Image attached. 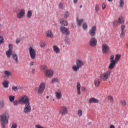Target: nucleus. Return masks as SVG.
<instances>
[{
    "mask_svg": "<svg viewBox=\"0 0 128 128\" xmlns=\"http://www.w3.org/2000/svg\"><path fill=\"white\" fill-rule=\"evenodd\" d=\"M89 102H90V104H92V103L96 104L98 102V100L94 98H92L90 99Z\"/></svg>",
    "mask_w": 128,
    "mask_h": 128,
    "instance_id": "f3484780",
    "label": "nucleus"
},
{
    "mask_svg": "<svg viewBox=\"0 0 128 128\" xmlns=\"http://www.w3.org/2000/svg\"><path fill=\"white\" fill-rule=\"evenodd\" d=\"M14 48V46H12V44H10L8 45V50H11V51H12V48Z\"/></svg>",
    "mask_w": 128,
    "mask_h": 128,
    "instance_id": "c03bdc74",
    "label": "nucleus"
},
{
    "mask_svg": "<svg viewBox=\"0 0 128 128\" xmlns=\"http://www.w3.org/2000/svg\"><path fill=\"white\" fill-rule=\"evenodd\" d=\"M73 2L74 4H76V2H78V0H73Z\"/></svg>",
    "mask_w": 128,
    "mask_h": 128,
    "instance_id": "0e129e2a",
    "label": "nucleus"
},
{
    "mask_svg": "<svg viewBox=\"0 0 128 128\" xmlns=\"http://www.w3.org/2000/svg\"><path fill=\"white\" fill-rule=\"evenodd\" d=\"M46 88V84L44 82L40 83L38 88V94H42L44 92V89Z\"/></svg>",
    "mask_w": 128,
    "mask_h": 128,
    "instance_id": "423d86ee",
    "label": "nucleus"
},
{
    "mask_svg": "<svg viewBox=\"0 0 128 128\" xmlns=\"http://www.w3.org/2000/svg\"><path fill=\"white\" fill-rule=\"evenodd\" d=\"M16 98V96H9V100L11 102H12L14 100V98Z\"/></svg>",
    "mask_w": 128,
    "mask_h": 128,
    "instance_id": "72a5a7b5",
    "label": "nucleus"
},
{
    "mask_svg": "<svg viewBox=\"0 0 128 128\" xmlns=\"http://www.w3.org/2000/svg\"><path fill=\"white\" fill-rule=\"evenodd\" d=\"M84 19L81 18V19H78V18H76V24L78 26H82V24L84 22Z\"/></svg>",
    "mask_w": 128,
    "mask_h": 128,
    "instance_id": "a211bd4d",
    "label": "nucleus"
},
{
    "mask_svg": "<svg viewBox=\"0 0 128 128\" xmlns=\"http://www.w3.org/2000/svg\"><path fill=\"white\" fill-rule=\"evenodd\" d=\"M53 48H54V52H55L56 54H60V48H58V46H53Z\"/></svg>",
    "mask_w": 128,
    "mask_h": 128,
    "instance_id": "4be33fe9",
    "label": "nucleus"
},
{
    "mask_svg": "<svg viewBox=\"0 0 128 128\" xmlns=\"http://www.w3.org/2000/svg\"><path fill=\"white\" fill-rule=\"evenodd\" d=\"M110 70H108L104 73H101L100 78H101L102 80H103V82H106L110 76Z\"/></svg>",
    "mask_w": 128,
    "mask_h": 128,
    "instance_id": "f03ea898",
    "label": "nucleus"
},
{
    "mask_svg": "<svg viewBox=\"0 0 128 128\" xmlns=\"http://www.w3.org/2000/svg\"><path fill=\"white\" fill-rule=\"evenodd\" d=\"M13 104L14 106H18V100H16L14 102Z\"/></svg>",
    "mask_w": 128,
    "mask_h": 128,
    "instance_id": "6e6d98bb",
    "label": "nucleus"
},
{
    "mask_svg": "<svg viewBox=\"0 0 128 128\" xmlns=\"http://www.w3.org/2000/svg\"><path fill=\"white\" fill-rule=\"evenodd\" d=\"M5 104L3 100L0 101V108H4Z\"/></svg>",
    "mask_w": 128,
    "mask_h": 128,
    "instance_id": "473e14b6",
    "label": "nucleus"
},
{
    "mask_svg": "<svg viewBox=\"0 0 128 128\" xmlns=\"http://www.w3.org/2000/svg\"><path fill=\"white\" fill-rule=\"evenodd\" d=\"M54 76V71L51 69L46 70L45 71V76L47 78H52Z\"/></svg>",
    "mask_w": 128,
    "mask_h": 128,
    "instance_id": "9b49d317",
    "label": "nucleus"
},
{
    "mask_svg": "<svg viewBox=\"0 0 128 128\" xmlns=\"http://www.w3.org/2000/svg\"><path fill=\"white\" fill-rule=\"evenodd\" d=\"M55 94H56V96L58 100H60L62 98V94H60V92H56Z\"/></svg>",
    "mask_w": 128,
    "mask_h": 128,
    "instance_id": "a878e982",
    "label": "nucleus"
},
{
    "mask_svg": "<svg viewBox=\"0 0 128 128\" xmlns=\"http://www.w3.org/2000/svg\"><path fill=\"white\" fill-rule=\"evenodd\" d=\"M50 98V96H46V98Z\"/></svg>",
    "mask_w": 128,
    "mask_h": 128,
    "instance_id": "774afa93",
    "label": "nucleus"
},
{
    "mask_svg": "<svg viewBox=\"0 0 128 128\" xmlns=\"http://www.w3.org/2000/svg\"><path fill=\"white\" fill-rule=\"evenodd\" d=\"M76 88L78 92V94H80V83L77 82Z\"/></svg>",
    "mask_w": 128,
    "mask_h": 128,
    "instance_id": "412c9836",
    "label": "nucleus"
},
{
    "mask_svg": "<svg viewBox=\"0 0 128 128\" xmlns=\"http://www.w3.org/2000/svg\"><path fill=\"white\" fill-rule=\"evenodd\" d=\"M120 56H121L120 54H116L115 57V60H114L116 63L119 60H120Z\"/></svg>",
    "mask_w": 128,
    "mask_h": 128,
    "instance_id": "cd10ccee",
    "label": "nucleus"
},
{
    "mask_svg": "<svg viewBox=\"0 0 128 128\" xmlns=\"http://www.w3.org/2000/svg\"><path fill=\"white\" fill-rule=\"evenodd\" d=\"M82 90L83 92H88V90H86V88L85 86L82 87Z\"/></svg>",
    "mask_w": 128,
    "mask_h": 128,
    "instance_id": "a18cd8bd",
    "label": "nucleus"
},
{
    "mask_svg": "<svg viewBox=\"0 0 128 128\" xmlns=\"http://www.w3.org/2000/svg\"><path fill=\"white\" fill-rule=\"evenodd\" d=\"M10 116L8 114H4L0 115V122L2 128H6V124H8V118Z\"/></svg>",
    "mask_w": 128,
    "mask_h": 128,
    "instance_id": "f257e3e1",
    "label": "nucleus"
},
{
    "mask_svg": "<svg viewBox=\"0 0 128 128\" xmlns=\"http://www.w3.org/2000/svg\"><path fill=\"white\" fill-rule=\"evenodd\" d=\"M40 68L42 70H46V68H48V66H46V65H42L41 66Z\"/></svg>",
    "mask_w": 128,
    "mask_h": 128,
    "instance_id": "603ef678",
    "label": "nucleus"
},
{
    "mask_svg": "<svg viewBox=\"0 0 128 128\" xmlns=\"http://www.w3.org/2000/svg\"><path fill=\"white\" fill-rule=\"evenodd\" d=\"M110 64H109L108 69L112 70L116 66V61L114 60H110Z\"/></svg>",
    "mask_w": 128,
    "mask_h": 128,
    "instance_id": "2eb2a0df",
    "label": "nucleus"
},
{
    "mask_svg": "<svg viewBox=\"0 0 128 128\" xmlns=\"http://www.w3.org/2000/svg\"><path fill=\"white\" fill-rule=\"evenodd\" d=\"M108 0V2H112V0Z\"/></svg>",
    "mask_w": 128,
    "mask_h": 128,
    "instance_id": "338daca9",
    "label": "nucleus"
},
{
    "mask_svg": "<svg viewBox=\"0 0 128 128\" xmlns=\"http://www.w3.org/2000/svg\"><path fill=\"white\" fill-rule=\"evenodd\" d=\"M4 74L8 77V78H10V76H12V72L10 71L5 70Z\"/></svg>",
    "mask_w": 128,
    "mask_h": 128,
    "instance_id": "c756f323",
    "label": "nucleus"
},
{
    "mask_svg": "<svg viewBox=\"0 0 128 128\" xmlns=\"http://www.w3.org/2000/svg\"><path fill=\"white\" fill-rule=\"evenodd\" d=\"M102 52L104 54H108L110 52V47L108 45L103 44L102 46Z\"/></svg>",
    "mask_w": 128,
    "mask_h": 128,
    "instance_id": "39448f33",
    "label": "nucleus"
},
{
    "mask_svg": "<svg viewBox=\"0 0 128 128\" xmlns=\"http://www.w3.org/2000/svg\"><path fill=\"white\" fill-rule=\"evenodd\" d=\"M60 114L64 116V114H68V109L66 106H62V108L60 112Z\"/></svg>",
    "mask_w": 128,
    "mask_h": 128,
    "instance_id": "4468645a",
    "label": "nucleus"
},
{
    "mask_svg": "<svg viewBox=\"0 0 128 128\" xmlns=\"http://www.w3.org/2000/svg\"><path fill=\"white\" fill-rule=\"evenodd\" d=\"M24 9H22L20 10V12L17 14V18H22L24 16Z\"/></svg>",
    "mask_w": 128,
    "mask_h": 128,
    "instance_id": "ddd939ff",
    "label": "nucleus"
},
{
    "mask_svg": "<svg viewBox=\"0 0 128 128\" xmlns=\"http://www.w3.org/2000/svg\"><path fill=\"white\" fill-rule=\"evenodd\" d=\"M99 8H100V6L98 5V4H96L95 6V10H96V14L98 13Z\"/></svg>",
    "mask_w": 128,
    "mask_h": 128,
    "instance_id": "4c0bfd02",
    "label": "nucleus"
},
{
    "mask_svg": "<svg viewBox=\"0 0 128 128\" xmlns=\"http://www.w3.org/2000/svg\"><path fill=\"white\" fill-rule=\"evenodd\" d=\"M82 28L84 30H86L88 28V24H86V22H84L82 24Z\"/></svg>",
    "mask_w": 128,
    "mask_h": 128,
    "instance_id": "ea45409f",
    "label": "nucleus"
},
{
    "mask_svg": "<svg viewBox=\"0 0 128 128\" xmlns=\"http://www.w3.org/2000/svg\"><path fill=\"white\" fill-rule=\"evenodd\" d=\"M64 42L66 44H70V38H68V36H66L65 37Z\"/></svg>",
    "mask_w": 128,
    "mask_h": 128,
    "instance_id": "393cba45",
    "label": "nucleus"
},
{
    "mask_svg": "<svg viewBox=\"0 0 128 128\" xmlns=\"http://www.w3.org/2000/svg\"><path fill=\"white\" fill-rule=\"evenodd\" d=\"M16 44H20V40L16 39Z\"/></svg>",
    "mask_w": 128,
    "mask_h": 128,
    "instance_id": "052dcab7",
    "label": "nucleus"
},
{
    "mask_svg": "<svg viewBox=\"0 0 128 128\" xmlns=\"http://www.w3.org/2000/svg\"><path fill=\"white\" fill-rule=\"evenodd\" d=\"M38 88L37 87L35 88L34 89V92H37L38 90Z\"/></svg>",
    "mask_w": 128,
    "mask_h": 128,
    "instance_id": "680f3d73",
    "label": "nucleus"
},
{
    "mask_svg": "<svg viewBox=\"0 0 128 128\" xmlns=\"http://www.w3.org/2000/svg\"><path fill=\"white\" fill-rule=\"evenodd\" d=\"M108 99L110 102H114V98L112 96H108Z\"/></svg>",
    "mask_w": 128,
    "mask_h": 128,
    "instance_id": "c9c22d12",
    "label": "nucleus"
},
{
    "mask_svg": "<svg viewBox=\"0 0 128 128\" xmlns=\"http://www.w3.org/2000/svg\"><path fill=\"white\" fill-rule=\"evenodd\" d=\"M114 56L113 54L111 55L110 56V60H114Z\"/></svg>",
    "mask_w": 128,
    "mask_h": 128,
    "instance_id": "4d7b16f0",
    "label": "nucleus"
},
{
    "mask_svg": "<svg viewBox=\"0 0 128 128\" xmlns=\"http://www.w3.org/2000/svg\"><path fill=\"white\" fill-rule=\"evenodd\" d=\"M9 84L10 82L8 80H4L2 83L4 88H8Z\"/></svg>",
    "mask_w": 128,
    "mask_h": 128,
    "instance_id": "6ab92c4d",
    "label": "nucleus"
},
{
    "mask_svg": "<svg viewBox=\"0 0 128 128\" xmlns=\"http://www.w3.org/2000/svg\"><path fill=\"white\" fill-rule=\"evenodd\" d=\"M126 28V25L124 24H122L121 26V31H123L124 30V29Z\"/></svg>",
    "mask_w": 128,
    "mask_h": 128,
    "instance_id": "de8ad7c7",
    "label": "nucleus"
},
{
    "mask_svg": "<svg viewBox=\"0 0 128 128\" xmlns=\"http://www.w3.org/2000/svg\"><path fill=\"white\" fill-rule=\"evenodd\" d=\"M12 90H14V92H17V90H20V88L18 86H12Z\"/></svg>",
    "mask_w": 128,
    "mask_h": 128,
    "instance_id": "e433bc0d",
    "label": "nucleus"
},
{
    "mask_svg": "<svg viewBox=\"0 0 128 128\" xmlns=\"http://www.w3.org/2000/svg\"><path fill=\"white\" fill-rule=\"evenodd\" d=\"M126 34L124 33V31H121V33L120 34V38H124V36Z\"/></svg>",
    "mask_w": 128,
    "mask_h": 128,
    "instance_id": "49530a36",
    "label": "nucleus"
},
{
    "mask_svg": "<svg viewBox=\"0 0 128 128\" xmlns=\"http://www.w3.org/2000/svg\"><path fill=\"white\" fill-rule=\"evenodd\" d=\"M84 66V62H82V60H76V66H74L72 67V70H74V72H78L82 66Z\"/></svg>",
    "mask_w": 128,
    "mask_h": 128,
    "instance_id": "7ed1b4c3",
    "label": "nucleus"
},
{
    "mask_svg": "<svg viewBox=\"0 0 128 128\" xmlns=\"http://www.w3.org/2000/svg\"><path fill=\"white\" fill-rule=\"evenodd\" d=\"M124 0H120V6H121V8H122V6H124Z\"/></svg>",
    "mask_w": 128,
    "mask_h": 128,
    "instance_id": "37998d69",
    "label": "nucleus"
},
{
    "mask_svg": "<svg viewBox=\"0 0 128 128\" xmlns=\"http://www.w3.org/2000/svg\"><path fill=\"white\" fill-rule=\"evenodd\" d=\"M96 26H94L92 28L91 30H89V34L91 36H96Z\"/></svg>",
    "mask_w": 128,
    "mask_h": 128,
    "instance_id": "f8f14e48",
    "label": "nucleus"
},
{
    "mask_svg": "<svg viewBox=\"0 0 128 128\" xmlns=\"http://www.w3.org/2000/svg\"><path fill=\"white\" fill-rule=\"evenodd\" d=\"M60 30L62 34H66V36H70V32L69 31L68 29L64 26H60Z\"/></svg>",
    "mask_w": 128,
    "mask_h": 128,
    "instance_id": "0eeeda50",
    "label": "nucleus"
},
{
    "mask_svg": "<svg viewBox=\"0 0 128 128\" xmlns=\"http://www.w3.org/2000/svg\"><path fill=\"white\" fill-rule=\"evenodd\" d=\"M124 20L122 16H120L118 19V24H124Z\"/></svg>",
    "mask_w": 128,
    "mask_h": 128,
    "instance_id": "b1692460",
    "label": "nucleus"
},
{
    "mask_svg": "<svg viewBox=\"0 0 128 128\" xmlns=\"http://www.w3.org/2000/svg\"><path fill=\"white\" fill-rule=\"evenodd\" d=\"M40 46L42 48H44V46H46V44H44V42H40Z\"/></svg>",
    "mask_w": 128,
    "mask_h": 128,
    "instance_id": "09e8293b",
    "label": "nucleus"
},
{
    "mask_svg": "<svg viewBox=\"0 0 128 128\" xmlns=\"http://www.w3.org/2000/svg\"><path fill=\"white\" fill-rule=\"evenodd\" d=\"M58 8H60V10H64V4L62 3H60Z\"/></svg>",
    "mask_w": 128,
    "mask_h": 128,
    "instance_id": "79ce46f5",
    "label": "nucleus"
},
{
    "mask_svg": "<svg viewBox=\"0 0 128 128\" xmlns=\"http://www.w3.org/2000/svg\"><path fill=\"white\" fill-rule=\"evenodd\" d=\"M35 128H44V127L40 126L39 125V124L36 125Z\"/></svg>",
    "mask_w": 128,
    "mask_h": 128,
    "instance_id": "13d9d810",
    "label": "nucleus"
},
{
    "mask_svg": "<svg viewBox=\"0 0 128 128\" xmlns=\"http://www.w3.org/2000/svg\"><path fill=\"white\" fill-rule=\"evenodd\" d=\"M60 82L58 78H54L52 80V84H56V82Z\"/></svg>",
    "mask_w": 128,
    "mask_h": 128,
    "instance_id": "7c9ffc66",
    "label": "nucleus"
},
{
    "mask_svg": "<svg viewBox=\"0 0 128 128\" xmlns=\"http://www.w3.org/2000/svg\"><path fill=\"white\" fill-rule=\"evenodd\" d=\"M35 72H36V70H35L34 69H32V74H34Z\"/></svg>",
    "mask_w": 128,
    "mask_h": 128,
    "instance_id": "69168bd1",
    "label": "nucleus"
},
{
    "mask_svg": "<svg viewBox=\"0 0 128 128\" xmlns=\"http://www.w3.org/2000/svg\"><path fill=\"white\" fill-rule=\"evenodd\" d=\"M78 116H82V111L81 110H78Z\"/></svg>",
    "mask_w": 128,
    "mask_h": 128,
    "instance_id": "58836bf2",
    "label": "nucleus"
},
{
    "mask_svg": "<svg viewBox=\"0 0 128 128\" xmlns=\"http://www.w3.org/2000/svg\"><path fill=\"white\" fill-rule=\"evenodd\" d=\"M94 82L96 86H100V80H98V78H96L94 80Z\"/></svg>",
    "mask_w": 128,
    "mask_h": 128,
    "instance_id": "bb28decb",
    "label": "nucleus"
},
{
    "mask_svg": "<svg viewBox=\"0 0 128 128\" xmlns=\"http://www.w3.org/2000/svg\"><path fill=\"white\" fill-rule=\"evenodd\" d=\"M30 56L32 60H34L36 58V52L34 50L32 47H30L28 48Z\"/></svg>",
    "mask_w": 128,
    "mask_h": 128,
    "instance_id": "9d476101",
    "label": "nucleus"
},
{
    "mask_svg": "<svg viewBox=\"0 0 128 128\" xmlns=\"http://www.w3.org/2000/svg\"><path fill=\"white\" fill-rule=\"evenodd\" d=\"M46 36H48L51 38H53L54 35L52 34V32L51 30H48L46 32Z\"/></svg>",
    "mask_w": 128,
    "mask_h": 128,
    "instance_id": "aec40b11",
    "label": "nucleus"
},
{
    "mask_svg": "<svg viewBox=\"0 0 128 128\" xmlns=\"http://www.w3.org/2000/svg\"><path fill=\"white\" fill-rule=\"evenodd\" d=\"M32 16V10L28 11L27 14V17L28 18H30Z\"/></svg>",
    "mask_w": 128,
    "mask_h": 128,
    "instance_id": "2f4dec72",
    "label": "nucleus"
},
{
    "mask_svg": "<svg viewBox=\"0 0 128 128\" xmlns=\"http://www.w3.org/2000/svg\"><path fill=\"white\" fill-rule=\"evenodd\" d=\"M32 112V107H30V104H26L24 106V114H28Z\"/></svg>",
    "mask_w": 128,
    "mask_h": 128,
    "instance_id": "1a4fd4ad",
    "label": "nucleus"
},
{
    "mask_svg": "<svg viewBox=\"0 0 128 128\" xmlns=\"http://www.w3.org/2000/svg\"><path fill=\"white\" fill-rule=\"evenodd\" d=\"M64 16L65 18H68V16H70V12H68L66 11L64 13Z\"/></svg>",
    "mask_w": 128,
    "mask_h": 128,
    "instance_id": "f704fd0d",
    "label": "nucleus"
},
{
    "mask_svg": "<svg viewBox=\"0 0 128 128\" xmlns=\"http://www.w3.org/2000/svg\"><path fill=\"white\" fill-rule=\"evenodd\" d=\"M30 64V66H34V62H31Z\"/></svg>",
    "mask_w": 128,
    "mask_h": 128,
    "instance_id": "e2e57ef3",
    "label": "nucleus"
},
{
    "mask_svg": "<svg viewBox=\"0 0 128 128\" xmlns=\"http://www.w3.org/2000/svg\"><path fill=\"white\" fill-rule=\"evenodd\" d=\"M120 104H122L123 106H126V102L125 100H124L120 102Z\"/></svg>",
    "mask_w": 128,
    "mask_h": 128,
    "instance_id": "a19ab883",
    "label": "nucleus"
},
{
    "mask_svg": "<svg viewBox=\"0 0 128 128\" xmlns=\"http://www.w3.org/2000/svg\"><path fill=\"white\" fill-rule=\"evenodd\" d=\"M60 23L62 24V26H66L68 24V21H64V20H60Z\"/></svg>",
    "mask_w": 128,
    "mask_h": 128,
    "instance_id": "c85d7f7f",
    "label": "nucleus"
},
{
    "mask_svg": "<svg viewBox=\"0 0 128 128\" xmlns=\"http://www.w3.org/2000/svg\"><path fill=\"white\" fill-rule=\"evenodd\" d=\"M12 57L13 58V60H14L16 64H18V54H12Z\"/></svg>",
    "mask_w": 128,
    "mask_h": 128,
    "instance_id": "dca6fc26",
    "label": "nucleus"
},
{
    "mask_svg": "<svg viewBox=\"0 0 128 128\" xmlns=\"http://www.w3.org/2000/svg\"><path fill=\"white\" fill-rule=\"evenodd\" d=\"M118 21H115L113 22V26H118Z\"/></svg>",
    "mask_w": 128,
    "mask_h": 128,
    "instance_id": "864d4df0",
    "label": "nucleus"
},
{
    "mask_svg": "<svg viewBox=\"0 0 128 128\" xmlns=\"http://www.w3.org/2000/svg\"><path fill=\"white\" fill-rule=\"evenodd\" d=\"M18 124H12L11 128H17Z\"/></svg>",
    "mask_w": 128,
    "mask_h": 128,
    "instance_id": "5fc2aeb1",
    "label": "nucleus"
},
{
    "mask_svg": "<svg viewBox=\"0 0 128 128\" xmlns=\"http://www.w3.org/2000/svg\"><path fill=\"white\" fill-rule=\"evenodd\" d=\"M2 78H4V80H8V78L7 76L6 75V74H4L2 75Z\"/></svg>",
    "mask_w": 128,
    "mask_h": 128,
    "instance_id": "8fccbe9b",
    "label": "nucleus"
},
{
    "mask_svg": "<svg viewBox=\"0 0 128 128\" xmlns=\"http://www.w3.org/2000/svg\"><path fill=\"white\" fill-rule=\"evenodd\" d=\"M18 102L22 104H30V98L26 96H23L19 98Z\"/></svg>",
    "mask_w": 128,
    "mask_h": 128,
    "instance_id": "20e7f679",
    "label": "nucleus"
},
{
    "mask_svg": "<svg viewBox=\"0 0 128 128\" xmlns=\"http://www.w3.org/2000/svg\"><path fill=\"white\" fill-rule=\"evenodd\" d=\"M106 8V4L104 3H102V9L104 10Z\"/></svg>",
    "mask_w": 128,
    "mask_h": 128,
    "instance_id": "bf43d9fd",
    "label": "nucleus"
},
{
    "mask_svg": "<svg viewBox=\"0 0 128 128\" xmlns=\"http://www.w3.org/2000/svg\"><path fill=\"white\" fill-rule=\"evenodd\" d=\"M4 38L0 36V46L2 44L4 43Z\"/></svg>",
    "mask_w": 128,
    "mask_h": 128,
    "instance_id": "3c124183",
    "label": "nucleus"
},
{
    "mask_svg": "<svg viewBox=\"0 0 128 128\" xmlns=\"http://www.w3.org/2000/svg\"><path fill=\"white\" fill-rule=\"evenodd\" d=\"M98 44V41L96 40V39L94 38H92L90 41H89V44L90 46H92V48H94V46H96Z\"/></svg>",
    "mask_w": 128,
    "mask_h": 128,
    "instance_id": "6e6552de",
    "label": "nucleus"
},
{
    "mask_svg": "<svg viewBox=\"0 0 128 128\" xmlns=\"http://www.w3.org/2000/svg\"><path fill=\"white\" fill-rule=\"evenodd\" d=\"M12 55V51L8 50L6 52V56H7L8 58H10V56Z\"/></svg>",
    "mask_w": 128,
    "mask_h": 128,
    "instance_id": "5701e85b",
    "label": "nucleus"
}]
</instances>
